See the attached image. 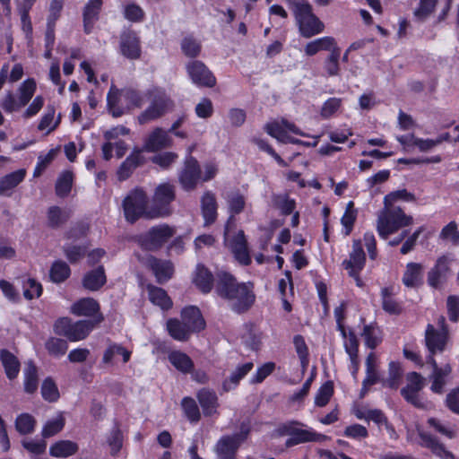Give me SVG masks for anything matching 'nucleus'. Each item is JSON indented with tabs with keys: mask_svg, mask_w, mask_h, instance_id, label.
<instances>
[{
	"mask_svg": "<svg viewBox=\"0 0 459 459\" xmlns=\"http://www.w3.org/2000/svg\"><path fill=\"white\" fill-rule=\"evenodd\" d=\"M142 152L141 149L134 148L121 163L117 171V178L120 181L128 179L137 168L144 164L145 158Z\"/></svg>",
	"mask_w": 459,
	"mask_h": 459,
	"instance_id": "obj_20",
	"label": "nucleus"
},
{
	"mask_svg": "<svg viewBox=\"0 0 459 459\" xmlns=\"http://www.w3.org/2000/svg\"><path fill=\"white\" fill-rule=\"evenodd\" d=\"M48 225L51 229H57L70 217L69 213L64 212L59 206L53 205L48 209Z\"/></svg>",
	"mask_w": 459,
	"mask_h": 459,
	"instance_id": "obj_53",
	"label": "nucleus"
},
{
	"mask_svg": "<svg viewBox=\"0 0 459 459\" xmlns=\"http://www.w3.org/2000/svg\"><path fill=\"white\" fill-rule=\"evenodd\" d=\"M175 233V227L160 223L151 227L145 232L135 235L133 240L142 250L156 252L161 249Z\"/></svg>",
	"mask_w": 459,
	"mask_h": 459,
	"instance_id": "obj_4",
	"label": "nucleus"
},
{
	"mask_svg": "<svg viewBox=\"0 0 459 459\" xmlns=\"http://www.w3.org/2000/svg\"><path fill=\"white\" fill-rule=\"evenodd\" d=\"M182 53L189 58H196L202 51V44L193 35H186L180 43Z\"/></svg>",
	"mask_w": 459,
	"mask_h": 459,
	"instance_id": "obj_51",
	"label": "nucleus"
},
{
	"mask_svg": "<svg viewBox=\"0 0 459 459\" xmlns=\"http://www.w3.org/2000/svg\"><path fill=\"white\" fill-rule=\"evenodd\" d=\"M336 46L337 43L334 38L325 36L307 43L304 51L307 56H313L319 51H331Z\"/></svg>",
	"mask_w": 459,
	"mask_h": 459,
	"instance_id": "obj_39",
	"label": "nucleus"
},
{
	"mask_svg": "<svg viewBox=\"0 0 459 459\" xmlns=\"http://www.w3.org/2000/svg\"><path fill=\"white\" fill-rule=\"evenodd\" d=\"M292 11L299 32L304 38L308 39L324 31L325 24L313 13L312 5L308 2H294Z\"/></svg>",
	"mask_w": 459,
	"mask_h": 459,
	"instance_id": "obj_5",
	"label": "nucleus"
},
{
	"mask_svg": "<svg viewBox=\"0 0 459 459\" xmlns=\"http://www.w3.org/2000/svg\"><path fill=\"white\" fill-rule=\"evenodd\" d=\"M403 374V370L401 363L392 360L388 364V377L381 378L380 383L385 388L396 390L401 384Z\"/></svg>",
	"mask_w": 459,
	"mask_h": 459,
	"instance_id": "obj_36",
	"label": "nucleus"
},
{
	"mask_svg": "<svg viewBox=\"0 0 459 459\" xmlns=\"http://www.w3.org/2000/svg\"><path fill=\"white\" fill-rule=\"evenodd\" d=\"M448 332L438 331L433 325L428 324L425 330V346L429 352L442 353L446 347Z\"/></svg>",
	"mask_w": 459,
	"mask_h": 459,
	"instance_id": "obj_17",
	"label": "nucleus"
},
{
	"mask_svg": "<svg viewBox=\"0 0 459 459\" xmlns=\"http://www.w3.org/2000/svg\"><path fill=\"white\" fill-rule=\"evenodd\" d=\"M37 89L36 81L33 78H28L22 82L19 87L20 106H26L32 99Z\"/></svg>",
	"mask_w": 459,
	"mask_h": 459,
	"instance_id": "obj_59",
	"label": "nucleus"
},
{
	"mask_svg": "<svg viewBox=\"0 0 459 459\" xmlns=\"http://www.w3.org/2000/svg\"><path fill=\"white\" fill-rule=\"evenodd\" d=\"M40 392L42 398L48 403H55L60 397L58 387L51 377L43 380Z\"/></svg>",
	"mask_w": 459,
	"mask_h": 459,
	"instance_id": "obj_56",
	"label": "nucleus"
},
{
	"mask_svg": "<svg viewBox=\"0 0 459 459\" xmlns=\"http://www.w3.org/2000/svg\"><path fill=\"white\" fill-rule=\"evenodd\" d=\"M149 198L141 187L131 190L123 200L124 216L127 222L134 224L141 218L153 219L150 216Z\"/></svg>",
	"mask_w": 459,
	"mask_h": 459,
	"instance_id": "obj_6",
	"label": "nucleus"
},
{
	"mask_svg": "<svg viewBox=\"0 0 459 459\" xmlns=\"http://www.w3.org/2000/svg\"><path fill=\"white\" fill-rule=\"evenodd\" d=\"M107 283L104 265L100 264L84 273L82 279V287L89 291H98Z\"/></svg>",
	"mask_w": 459,
	"mask_h": 459,
	"instance_id": "obj_25",
	"label": "nucleus"
},
{
	"mask_svg": "<svg viewBox=\"0 0 459 459\" xmlns=\"http://www.w3.org/2000/svg\"><path fill=\"white\" fill-rule=\"evenodd\" d=\"M14 426L19 434L29 435L35 430L36 420L31 414L23 412L16 417Z\"/></svg>",
	"mask_w": 459,
	"mask_h": 459,
	"instance_id": "obj_52",
	"label": "nucleus"
},
{
	"mask_svg": "<svg viewBox=\"0 0 459 459\" xmlns=\"http://www.w3.org/2000/svg\"><path fill=\"white\" fill-rule=\"evenodd\" d=\"M451 367L449 364L445 365L442 368H437L432 372V383L430 389L435 394H441L444 391L446 385V377L451 373Z\"/></svg>",
	"mask_w": 459,
	"mask_h": 459,
	"instance_id": "obj_48",
	"label": "nucleus"
},
{
	"mask_svg": "<svg viewBox=\"0 0 459 459\" xmlns=\"http://www.w3.org/2000/svg\"><path fill=\"white\" fill-rule=\"evenodd\" d=\"M45 348L50 356L60 358L66 353L68 343L64 339L49 337L45 342Z\"/></svg>",
	"mask_w": 459,
	"mask_h": 459,
	"instance_id": "obj_55",
	"label": "nucleus"
},
{
	"mask_svg": "<svg viewBox=\"0 0 459 459\" xmlns=\"http://www.w3.org/2000/svg\"><path fill=\"white\" fill-rule=\"evenodd\" d=\"M421 446L429 448L436 456L442 459H456L454 454L446 449L445 446L430 433L421 431L419 433Z\"/></svg>",
	"mask_w": 459,
	"mask_h": 459,
	"instance_id": "obj_27",
	"label": "nucleus"
},
{
	"mask_svg": "<svg viewBox=\"0 0 459 459\" xmlns=\"http://www.w3.org/2000/svg\"><path fill=\"white\" fill-rule=\"evenodd\" d=\"M413 223V218L407 215L400 206H385L378 214L377 230L383 239L397 232L399 230Z\"/></svg>",
	"mask_w": 459,
	"mask_h": 459,
	"instance_id": "obj_2",
	"label": "nucleus"
},
{
	"mask_svg": "<svg viewBox=\"0 0 459 459\" xmlns=\"http://www.w3.org/2000/svg\"><path fill=\"white\" fill-rule=\"evenodd\" d=\"M303 424L298 420H289L281 423L276 429L279 436H290L285 441V446L290 448L299 444L320 441L323 437L315 431L299 429Z\"/></svg>",
	"mask_w": 459,
	"mask_h": 459,
	"instance_id": "obj_8",
	"label": "nucleus"
},
{
	"mask_svg": "<svg viewBox=\"0 0 459 459\" xmlns=\"http://www.w3.org/2000/svg\"><path fill=\"white\" fill-rule=\"evenodd\" d=\"M437 0H420L418 7L413 12V16L418 22H424L435 11Z\"/></svg>",
	"mask_w": 459,
	"mask_h": 459,
	"instance_id": "obj_63",
	"label": "nucleus"
},
{
	"mask_svg": "<svg viewBox=\"0 0 459 459\" xmlns=\"http://www.w3.org/2000/svg\"><path fill=\"white\" fill-rule=\"evenodd\" d=\"M23 297L27 300L38 299L42 295V284L34 278L28 277L22 281Z\"/></svg>",
	"mask_w": 459,
	"mask_h": 459,
	"instance_id": "obj_50",
	"label": "nucleus"
},
{
	"mask_svg": "<svg viewBox=\"0 0 459 459\" xmlns=\"http://www.w3.org/2000/svg\"><path fill=\"white\" fill-rule=\"evenodd\" d=\"M145 265L152 271L159 284L169 281L175 273L174 264L170 260H162L152 255L147 257Z\"/></svg>",
	"mask_w": 459,
	"mask_h": 459,
	"instance_id": "obj_14",
	"label": "nucleus"
},
{
	"mask_svg": "<svg viewBox=\"0 0 459 459\" xmlns=\"http://www.w3.org/2000/svg\"><path fill=\"white\" fill-rule=\"evenodd\" d=\"M451 260L446 255L438 256L427 273L428 285L433 289H440L448 280L451 273Z\"/></svg>",
	"mask_w": 459,
	"mask_h": 459,
	"instance_id": "obj_13",
	"label": "nucleus"
},
{
	"mask_svg": "<svg viewBox=\"0 0 459 459\" xmlns=\"http://www.w3.org/2000/svg\"><path fill=\"white\" fill-rule=\"evenodd\" d=\"M178 159V154L174 152H163L153 155L150 160L151 162L159 166L160 169L167 170Z\"/></svg>",
	"mask_w": 459,
	"mask_h": 459,
	"instance_id": "obj_62",
	"label": "nucleus"
},
{
	"mask_svg": "<svg viewBox=\"0 0 459 459\" xmlns=\"http://www.w3.org/2000/svg\"><path fill=\"white\" fill-rule=\"evenodd\" d=\"M215 293L228 302L232 312L243 315L255 303V285L252 281H238L230 272L216 273Z\"/></svg>",
	"mask_w": 459,
	"mask_h": 459,
	"instance_id": "obj_1",
	"label": "nucleus"
},
{
	"mask_svg": "<svg viewBox=\"0 0 459 459\" xmlns=\"http://www.w3.org/2000/svg\"><path fill=\"white\" fill-rule=\"evenodd\" d=\"M166 331L173 340L178 342H187L193 334L185 324L177 317L167 320Z\"/></svg>",
	"mask_w": 459,
	"mask_h": 459,
	"instance_id": "obj_35",
	"label": "nucleus"
},
{
	"mask_svg": "<svg viewBox=\"0 0 459 459\" xmlns=\"http://www.w3.org/2000/svg\"><path fill=\"white\" fill-rule=\"evenodd\" d=\"M195 397L198 401V404L202 409V413L204 417H212L218 414V409L220 407L219 398L216 392L208 387H202L197 390Z\"/></svg>",
	"mask_w": 459,
	"mask_h": 459,
	"instance_id": "obj_18",
	"label": "nucleus"
},
{
	"mask_svg": "<svg viewBox=\"0 0 459 459\" xmlns=\"http://www.w3.org/2000/svg\"><path fill=\"white\" fill-rule=\"evenodd\" d=\"M65 424V420L62 415L48 420L42 428L41 435L43 438H48L58 434L64 429Z\"/></svg>",
	"mask_w": 459,
	"mask_h": 459,
	"instance_id": "obj_64",
	"label": "nucleus"
},
{
	"mask_svg": "<svg viewBox=\"0 0 459 459\" xmlns=\"http://www.w3.org/2000/svg\"><path fill=\"white\" fill-rule=\"evenodd\" d=\"M216 275L203 264H198L193 275V283L203 293L208 294L215 289Z\"/></svg>",
	"mask_w": 459,
	"mask_h": 459,
	"instance_id": "obj_21",
	"label": "nucleus"
},
{
	"mask_svg": "<svg viewBox=\"0 0 459 459\" xmlns=\"http://www.w3.org/2000/svg\"><path fill=\"white\" fill-rule=\"evenodd\" d=\"M366 264V254L360 239H354L352 250L350 253V259L342 262V266L347 271L363 270Z\"/></svg>",
	"mask_w": 459,
	"mask_h": 459,
	"instance_id": "obj_28",
	"label": "nucleus"
},
{
	"mask_svg": "<svg viewBox=\"0 0 459 459\" xmlns=\"http://www.w3.org/2000/svg\"><path fill=\"white\" fill-rule=\"evenodd\" d=\"M361 336L365 345L370 350H375L383 342V332L376 322L365 325Z\"/></svg>",
	"mask_w": 459,
	"mask_h": 459,
	"instance_id": "obj_37",
	"label": "nucleus"
},
{
	"mask_svg": "<svg viewBox=\"0 0 459 459\" xmlns=\"http://www.w3.org/2000/svg\"><path fill=\"white\" fill-rule=\"evenodd\" d=\"M94 322L91 320H79L74 322L72 325L67 340L75 342L86 339L94 328Z\"/></svg>",
	"mask_w": 459,
	"mask_h": 459,
	"instance_id": "obj_40",
	"label": "nucleus"
},
{
	"mask_svg": "<svg viewBox=\"0 0 459 459\" xmlns=\"http://www.w3.org/2000/svg\"><path fill=\"white\" fill-rule=\"evenodd\" d=\"M79 450L78 444L71 440H59L49 447V455L56 458H66L75 455Z\"/></svg>",
	"mask_w": 459,
	"mask_h": 459,
	"instance_id": "obj_38",
	"label": "nucleus"
},
{
	"mask_svg": "<svg viewBox=\"0 0 459 459\" xmlns=\"http://www.w3.org/2000/svg\"><path fill=\"white\" fill-rule=\"evenodd\" d=\"M341 56V48L336 46L330 51V55L324 63V68L328 76H336L340 72L339 60Z\"/></svg>",
	"mask_w": 459,
	"mask_h": 459,
	"instance_id": "obj_60",
	"label": "nucleus"
},
{
	"mask_svg": "<svg viewBox=\"0 0 459 459\" xmlns=\"http://www.w3.org/2000/svg\"><path fill=\"white\" fill-rule=\"evenodd\" d=\"M202 177V170L198 160L191 154L184 161L182 170L178 175L179 183L186 191L194 190Z\"/></svg>",
	"mask_w": 459,
	"mask_h": 459,
	"instance_id": "obj_12",
	"label": "nucleus"
},
{
	"mask_svg": "<svg viewBox=\"0 0 459 459\" xmlns=\"http://www.w3.org/2000/svg\"><path fill=\"white\" fill-rule=\"evenodd\" d=\"M25 176V169H18L0 178V194L4 195L7 191L16 187L23 181Z\"/></svg>",
	"mask_w": 459,
	"mask_h": 459,
	"instance_id": "obj_46",
	"label": "nucleus"
},
{
	"mask_svg": "<svg viewBox=\"0 0 459 459\" xmlns=\"http://www.w3.org/2000/svg\"><path fill=\"white\" fill-rule=\"evenodd\" d=\"M149 300L163 311L172 308L173 301L168 292L161 287L148 284L147 287Z\"/></svg>",
	"mask_w": 459,
	"mask_h": 459,
	"instance_id": "obj_32",
	"label": "nucleus"
},
{
	"mask_svg": "<svg viewBox=\"0 0 459 459\" xmlns=\"http://www.w3.org/2000/svg\"><path fill=\"white\" fill-rule=\"evenodd\" d=\"M186 70L194 84L206 88H212L216 85V77L203 61H189L186 65Z\"/></svg>",
	"mask_w": 459,
	"mask_h": 459,
	"instance_id": "obj_11",
	"label": "nucleus"
},
{
	"mask_svg": "<svg viewBox=\"0 0 459 459\" xmlns=\"http://www.w3.org/2000/svg\"><path fill=\"white\" fill-rule=\"evenodd\" d=\"M74 184V173L71 170L63 171L56 179L55 186L56 195L60 198L68 196Z\"/></svg>",
	"mask_w": 459,
	"mask_h": 459,
	"instance_id": "obj_45",
	"label": "nucleus"
},
{
	"mask_svg": "<svg viewBox=\"0 0 459 459\" xmlns=\"http://www.w3.org/2000/svg\"><path fill=\"white\" fill-rule=\"evenodd\" d=\"M231 251L235 258L243 265H249L252 262L246 235L240 230L230 241Z\"/></svg>",
	"mask_w": 459,
	"mask_h": 459,
	"instance_id": "obj_26",
	"label": "nucleus"
},
{
	"mask_svg": "<svg viewBox=\"0 0 459 459\" xmlns=\"http://www.w3.org/2000/svg\"><path fill=\"white\" fill-rule=\"evenodd\" d=\"M402 281L407 288H418L423 284V265L410 262L406 264Z\"/></svg>",
	"mask_w": 459,
	"mask_h": 459,
	"instance_id": "obj_31",
	"label": "nucleus"
},
{
	"mask_svg": "<svg viewBox=\"0 0 459 459\" xmlns=\"http://www.w3.org/2000/svg\"><path fill=\"white\" fill-rule=\"evenodd\" d=\"M119 53L128 60H137L142 55L141 39L131 28L124 29L119 35Z\"/></svg>",
	"mask_w": 459,
	"mask_h": 459,
	"instance_id": "obj_10",
	"label": "nucleus"
},
{
	"mask_svg": "<svg viewBox=\"0 0 459 459\" xmlns=\"http://www.w3.org/2000/svg\"><path fill=\"white\" fill-rule=\"evenodd\" d=\"M180 320L193 334L199 333L206 327V322L202 312L196 306L184 307L180 312Z\"/></svg>",
	"mask_w": 459,
	"mask_h": 459,
	"instance_id": "obj_16",
	"label": "nucleus"
},
{
	"mask_svg": "<svg viewBox=\"0 0 459 459\" xmlns=\"http://www.w3.org/2000/svg\"><path fill=\"white\" fill-rule=\"evenodd\" d=\"M181 408L186 420L191 423H197L202 418L198 403L191 396H185L181 400Z\"/></svg>",
	"mask_w": 459,
	"mask_h": 459,
	"instance_id": "obj_42",
	"label": "nucleus"
},
{
	"mask_svg": "<svg viewBox=\"0 0 459 459\" xmlns=\"http://www.w3.org/2000/svg\"><path fill=\"white\" fill-rule=\"evenodd\" d=\"M88 247L86 245H65L64 254L70 264H74L80 262L87 254Z\"/></svg>",
	"mask_w": 459,
	"mask_h": 459,
	"instance_id": "obj_57",
	"label": "nucleus"
},
{
	"mask_svg": "<svg viewBox=\"0 0 459 459\" xmlns=\"http://www.w3.org/2000/svg\"><path fill=\"white\" fill-rule=\"evenodd\" d=\"M119 95H121L119 90L111 85L107 95V107L114 117H120L126 113V108L119 104Z\"/></svg>",
	"mask_w": 459,
	"mask_h": 459,
	"instance_id": "obj_47",
	"label": "nucleus"
},
{
	"mask_svg": "<svg viewBox=\"0 0 459 459\" xmlns=\"http://www.w3.org/2000/svg\"><path fill=\"white\" fill-rule=\"evenodd\" d=\"M357 219V210L354 209V203L350 201L346 206L345 212L341 218V223L343 227V234L349 236L354 227Z\"/></svg>",
	"mask_w": 459,
	"mask_h": 459,
	"instance_id": "obj_61",
	"label": "nucleus"
},
{
	"mask_svg": "<svg viewBox=\"0 0 459 459\" xmlns=\"http://www.w3.org/2000/svg\"><path fill=\"white\" fill-rule=\"evenodd\" d=\"M145 96L150 100V105L137 117L141 125L164 117L174 108V101L162 89L148 90Z\"/></svg>",
	"mask_w": 459,
	"mask_h": 459,
	"instance_id": "obj_3",
	"label": "nucleus"
},
{
	"mask_svg": "<svg viewBox=\"0 0 459 459\" xmlns=\"http://www.w3.org/2000/svg\"><path fill=\"white\" fill-rule=\"evenodd\" d=\"M39 387V370L32 360L27 362L24 368V392L29 394L36 393Z\"/></svg>",
	"mask_w": 459,
	"mask_h": 459,
	"instance_id": "obj_41",
	"label": "nucleus"
},
{
	"mask_svg": "<svg viewBox=\"0 0 459 459\" xmlns=\"http://www.w3.org/2000/svg\"><path fill=\"white\" fill-rule=\"evenodd\" d=\"M169 363L180 373L187 375L193 372L195 364L186 353L174 350L168 354Z\"/></svg>",
	"mask_w": 459,
	"mask_h": 459,
	"instance_id": "obj_33",
	"label": "nucleus"
},
{
	"mask_svg": "<svg viewBox=\"0 0 459 459\" xmlns=\"http://www.w3.org/2000/svg\"><path fill=\"white\" fill-rule=\"evenodd\" d=\"M273 205L281 211L282 215L292 214L296 209V201L288 194L274 195L273 196Z\"/></svg>",
	"mask_w": 459,
	"mask_h": 459,
	"instance_id": "obj_54",
	"label": "nucleus"
},
{
	"mask_svg": "<svg viewBox=\"0 0 459 459\" xmlns=\"http://www.w3.org/2000/svg\"><path fill=\"white\" fill-rule=\"evenodd\" d=\"M124 18L133 23H139L143 22L145 13L143 9L135 3H128L123 6Z\"/></svg>",
	"mask_w": 459,
	"mask_h": 459,
	"instance_id": "obj_58",
	"label": "nucleus"
},
{
	"mask_svg": "<svg viewBox=\"0 0 459 459\" xmlns=\"http://www.w3.org/2000/svg\"><path fill=\"white\" fill-rule=\"evenodd\" d=\"M227 204L229 208L230 216L224 226V235L227 236L236 226L235 216L240 214L246 206V198L239 193V191L234 192L229 195L227 198Z\"/></svg>",
	"mask_w": 459,
	"mask_h": 459,
	"instance_id": "obj_19",
	"label": "nucleus"
},
{
	"mask_svg": "<svg viewBox=\"0 0 459 459\" xmlns=\"http://www.w3.org/2000/svg\"><path fill=\"white\" fill-rule=\"evenodd\" d=\"M293 345L300 361L302 371H306L309 365V350L304 336L296 334L293 337Z\"/></svg>",
	"mask_w": 459,
	"mask_h": 459,
	"instance_id": "obj_49",
	"label": "nucleus"
},
{
	"mask_svg": "<svg viewBox=\"0 0 459 459\" xmlns=\"http://www.w3.org/2000/svg\"><path fill=\"white\" fill-rule=\"evenodd\" d=\"M249 433L250 427L243 422L239 432L221 437L214 447L218 459H236L238 450L247 439Z\"/></svg>",
	"mask_w": 459,
	"mask_h": 459,
	"instance_id": "obj_9",
	"label": "nucleus"
},
{
	"mask_svg": "<svg viewBox=\"0 0 459 459\" xmlns=\"http://www.w3.org/2000/svg\"><path fill=\"white\" fill-rule=\"evenodd\" d=\"M176 199L175 186L169 182L158 185L154 189L150 205V216L165 218L172 213L171 204Z\"/></svg>",
	"mask_w": 459,
	"mask_h": 459,
	"instance_id": "obj_7",
	"label": "nucleus"
},
{
	"mask_svg": "<svg viewBox=\"0 0 459 459\" xmlns=\"http://www.w3.org/2000/svg\"><path fill=\"white\" fill-rule=\"evenodd\" d=\"M172 145L173 140L168 134V131L161 127H156L145 138L142 152H158L170 148Z\"/></svg>",
	"mask_w": 459,
	"mask_h": 459,
	"instance_id": "obj_15",
	"label": "nucleus"
},
{
	"mask_svg": "<svg viewBox=\"0 0 459 459\" xmlns=\"http://www.w3.org/2000/svg\"><path fill=\"white\" fill-rule=\"evenodd\" d=\"M121 96L126 102V112L134 108H140L145 102V94L141 91L128 88L121 91Z\"/></svg>",
	"mask_w": 459,
	"mask_h": 459,
	"instance_id": "obj_44",
	"label": "nucleus"
},
{
	"mask_svg": "<svg viewBox=\"0 0 459 459\" xmlns=\"http://www.w3.org/2000/svg\"><path fill=\"white\" fill-rule=\"evenodd\" d=\"M100 304L93 298H82L75 301L71 307L72 313L78 316H94L99 314L96 323H100L103 320V316L100 314Z\"/></svg>",
	"mask_w": 459,
	"mask_h": 459,
	"instance_id": "obj_22",
	"label": "nucleus"
},
{
	"mask_svg": "<svg viewBox=\"0 0 459 459\" xmlns=\"http://www.w3.org/2000/svg\"><path fill=\"white\" fill-rule=\"evenodd\" d=\"M201 213L204 221V226L213 224L218 217V203L215 195L205 191L201 197Z\"/></svg>",
	"mask_w": 459,
	"mask_h": 459,
	"instance_id": "obj_24",
	"label": "nucleus"
},
{
	"mask_svg": "<svg viewBox=\"0 0 459 459\" xmlns=\"http://www.w3.org/2000/svg\"><path fill=\"white\" fill-rule=\"evenodd\" d=\"M0 361L4 368L6 377L13 381L19 376L21 362L17 356L7 349L0 350Z\"/></svg>",
	"mask_w": 459,
	"mask_h": 459,
	"instance_id": "obj_30",
	"label": "nucleus"
},
{
	"mask_svg": "<svg viewBox=\"0 0 459 459\" xmlns=\"http://www.w3.org/2000/svg\"><path fill=\"white\" fill-rule=\"evenodd\" d=\"M254 363L249 361L242 365H238L230 376L225 378L221 384V389L224 393L235 390L240 381L253 369Z\"/></svg>",
	"mask_w": 459,
	"mask_h": 459,
	"instance_id": "obj_29",
	"label": "nucleus"
},
{
	"mask_svg": "<svg viewBox=\"0 0 459 459\" xmlns=\"http://www.w3.org/2000/svg\"><path fill=\"white\" fill-rule=\"evenodd\" d=\"M380 295L382 299V308L385 313L394 316H399L403 313V307L402 302H399L393 298L394 295V286L382 288Z\"/></svg>",
	"mask_w": 459,
	"mask_h": 459,
	"instance_id": "obj_34",
	"label": "nucleus"
},
{
	"mask_svg": "<svg viewBox=\"0 0 459 459\" xmlns=\"http://www.w3.org/2000/svg\"><path fill=\"white\" fill-rule=\"evenodd\" d=\"M71 275L70 266L62 260H56L49 270L50 281L59 284L65 281Z\"/></svg>",
	"mask_w": 459,
	"mask_h": 459,
	"instance_id": "obj_43",
	"label": "nucleus"
},
{
	"mask_svg": "<svg viewBox=\"0 0 459 459\" xmlns=\"http://www.w3.org/2000/svg\"><path fill=\"white\" fill-rule=\"evenodd\" d=\"M103 0H89L82 10L83 31L91 33L96 22L100 19Z\"/></svg>",
	"mask_w": 459,
	"mask_h": 459,
	"instance_id": "obj_23",
	"label": "nucleus"
}]
</instances>
